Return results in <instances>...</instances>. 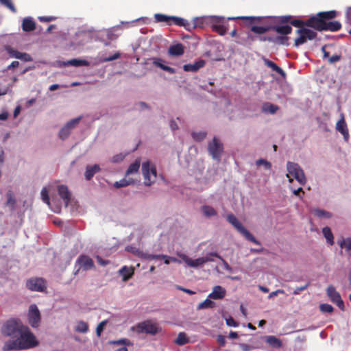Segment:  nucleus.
<instances>
[{"label": "nucleus", "instance_id": "1", "mask_svg": "<svg viewBox=\"0 0 351 351\" xmlns=\"http://www.w3.org/2000/svg\"><path fill=\"white\" fill-rule=\"evenodd\" d=\"M337 15V12L335 10L320 12L305 21L293 19L292 16L287 15L280 16L279 22L281 23H289L296 27L306 26L319 32H337L341 28V23L337 21H331L335 19Z\"/></svg>", "mask_w": 351, "mask_h": 351}, {"label": "nucleus", "instance_id": "2", "mask_svg": "<svg viewBox=\"0 0 351 351\" xmlns=\"http://www.w3.org/2000/svg\"><path fill=\"white\" fill-rule=\"evenodd\" d=\"M38 345L35 335L25 326L20 335L13 341H6L3 346V351L22 350L36 347Z\"/></svg>", "mask_w": 351, "mask_h": 351}, {"label": "nucleus", "instance_id": "3", "mask_svg": "<svg viewBox=\"0 0 351 351\" xmlns=\"http://www.w3.org/2000/svg\"><path fill=\"white\" fill-rule=\"evenodd\" d=\"M25 327L20 320L11 319L3 325L1 332L4 336L16 339Z\"/></svg>", "mask_w": 351, "mask_h": 351}, {"label": "nucleus", "instance_id": "4", "mask_svg": "<svg viewBox=\"0 0 351 351\" xmlns=\"http://www.w3.org/2000/svg\"><path fill=\"white\" fill-rule=\"evenodd\" d=\"M228 221L231 223L237 230L240 232L247 241L252 242L253 243L261 245V243L258 241L237 219L233 214H230L227 216Z\"/></svg>", "mask_w": 351, "mask_h": 351}, {"label": "nucleus", "instance_id": "5", "mask_svg": "<svg viewBox=\"0 0 351 351\" xmlns=\"http://www.w3.org/2000/svg\"><path fill=\"white\" fill-rule=\"evenodd\" d=\"M288 173L287 176L289 178V181L292 182L293 179L289 177V175L293 176L301 185H304L306 182V179L302 169L297 164L291 162H288L287 165Z\"/></svg>", "mask_w": 351, "mask_h": 351}, {"label": "nucleus", "instance_id": "6", "mask_svg": "<svg viewBox=\"0 0 351 351\" xmlns=\"http://www.w3.org/2000/svg\"><path fill=\"white\" fill-rule=\"evenodd\" d=\"M142 173L145 186H150L156 181L157 177L156 169L149 161L143 163Z\"/></svg>", "mask_w": 351, "mask_h": 351}, {"label": "nucleus", "instance_id": "7", "mask_svg": "<svg viewBox=\"0 0 351 351\" xmlns=\"http://www.w3.org/2000/svg\"><path fill=\"white\" fill-rule=\"evenodd\" d=\"M298 28L299 29L296 30V34H298L299 36L295 40V47L303 45L308 40H312L317 36V33L315 32L307 29L304 27V26H302L301 27Z\"/></svg>", "mask_w": 351, "mask_h": 351}, {"label": "nucleus", "instance_id": "8", "mask_svg": "<svg viewBox=\"0 0 351 351\" xmlns=\"http://www.w3.org/2000/svg\"><path fill=\"white\" fill-rule=\"evenodd\" d=\"M137 331L138 332L155 335L162 330V328L158 324L152 322L151 320H147L139 323L137 325Z\"/></svg>", "mask_w": 351, "mask_h": 351}, {"label": "nucleus", "instance_id": "9", "mask_svg": "<svg viewBox=\"0 0 351 351\" xmlns=\"http://www.w3.org/2000/svg\"><path fill=\"white\" fill-rule=\"evenodd\" d=\"M154 19L156 22L165 23L168 25H176L179 27L184 25V19L174 16H167L163 14H156Z\"/></svg>", "mask_w": 351, "mask_h": 351}, {"label": "nucleus", "instance_id": "10", "mask_svg": "<svg viewBox=\"0 0 351 351\" xmlns=\"http://www.w3.org/2000/svg\"><path fill=\"white\" fill-rule=\"evenodd\" d=\"M26 287L32 291L43 292L47 289V282L43 278H32L27 280Z\"/></svg>", "mask_w": 351, "mask_h": 351}, {"label": "nucleus", "instance_id": "11", "mask_svg": "<svg viewBox=\"0 0 351 351\" xmlns=\"http://www.w3.org/2000/svg\"><path fill=\"white\" fill-rule=\"evenodd\" d=\"M223 149V144L217 137H214L212 142L209 143L208 145L209 154L212 156L213 158L218 160L221 156Z\"/></svg>", "mask_w": 351, "mask_h": 351}, {"label": "nucleus", "instance_id": "12", "mask_svg": "<svg viewBox=\"0 0 351 351\" xmlns=\"http://www.w3.org/2000/svg\"><path fill=\"white\" fill-rule=\"evenodd\" d=\"M326 293L330 301L335 304L341 311H345V305L339 293L333 285L328 286Z\"/></svg>", "mask_w": 351, "mask_h": 351}, {"label": "nucleus", "instance_id": "13", "mask_svg": "<svg viewBox=\"0 0 351 351\" xmlns=\"http://www.w3.org/2000/svg\"><path fill=\"white\" fill-rule=\"evenodd\" d=\"M28 322L33 328H37L40 322V313L36 304L29 306L28 312Z\"/></svg>", "mask_w": 351, "mask_h": 351}, {"label": "nucleus", "instance_id": "14", "mask_svg": "<svg viewBox=\"0 0 351 351\" xmlns=\"http://www.w3.org/2000/svg\"><path fill=\"white\" fill-rule=\"evenodd\" d=\"M81 119L82 117H79L67 122L60 130L59 137L62 140L66 138L71 134V130L79 124Z\"/></svg>", "mask_w": 351, "mask_h": 351}, {"label": "nucleus", "instance_id": "15", "mask_svg": "<svg viewBox=\"0 0 351 351\" xmlns=\"http://www.w3.org/2000/svg\"><path fill=\"white\" fill-rule=\"evenodd\" d=\"M135 254L138 256H139V257H141L142 258H144L145 260L164 259L165 263L167 264V265L169 264V259H171V261H173V262L180 263V261L179 260H178L177 258H170V257H169L167 255H162H162L149 254L143 252V251H140L138 250H137L136 251Z\"/></svg>", "mask_w": 351, "mask_h": 351}, {"label": "nucleus", "instance_id": "16", "mask_svg": "<svg viewBox=\"0 0 351 351\" xmlns=\"http://www.w3.org/2000/svg\"><path fill=\"white\" fill-rule=\"evenodd\" d=\"M206 21V18L197 17L193 19L192 23H190L184 19V25L182 27H184L185 29L191 32L197 27L203 28Z\"/></svg>", "mask_w": 351, "mask_h": 351}, {"label": "nucleus", "instance_id": "17", "mask_svg": "<svg viewBox=\"0 0 351 351\" xmlns=\"http://www.w3.org/2000/svg\"><path fill=\"white\" fill-rule=\"evenodd\" d=\"M180 257L190 267H197L206 263V260L203 257L196 258L195 260L191 259L185 254H180Z\"/></svg>", "mask_w": 351, "mask_h": 351}, {"label": "nucleus", "instance_id": "18", "mask_svg": "<svg viewBox=\"0 0 351 351\" xmlns=\"http://www.w3.org/2000/svg\"><path fill=\"white\" fill-rule=\"evenodd\" d=\"M58 192L60 197L63 199L65 206H67L71 200V193L66 185H59L58 186Z\"/></svg>", "mask_w": 351, "mask_h": 351}, {"label": "nucleus", "instance_id": "19", "mask_svg": "<svg viewBox=\"0 0 351 351\" xmlns=\"http://www.w3.org/2000/svg\"><path fill=\"white\" fill-rule=\"evenodd\" d=\"M77 263L84 270L90 269L94 267L93 261L86 255L80 256L77 259Z\"/></svg>", "mask_w": 351, "mask_h": 351}, {"label": "nucleus", "instance_id": "20", "mask_svg": "<svg viewBox=\"0 0 351 351\" xmlns=\"http://www.w3.org/2000/svg\"><path fill=\"white\" fill-rule=\"evenodd\" d=\"M206 64L205 60H199L198 61H196L193 64H186L183 66V69L184 71L186 72H196L199 69L204 66Z\"/></svg>", "mask_w": 351, "mask_h": 351}, {"label": "nucleus", "instance_id": "21", "mask_svg": "<svg viewBox=\"0 0 351 351\" xmlns=\"http://www.w3.org/2000/svg\"><path fill=\"white\" fill-rule=\"evenodd\" d=\"M336 130L343 134L345 140L349 138V132L347 128L346 123L343 117L339 119L336 124Z\"/></svg>", "mask_w": 351, "mask_h": 351}, {"label": "nucleus", "instance_id": "22", "mask_svg": "<svg viewBox=\"0 0 351 351\" xmlns=\"http://www.w3.org/2000/svg\"><path fill=\"white\" fill-rule=\"evenodd\" d=\"M225 295V289L219 285H217L213 287V291L209 294L208 298L214 300H220L223 298Z\"/></svg>", "mask_w": 351, "mask_h": 351}, {"label": "nucleus", "instance_id": "23", "mask_svg": "<svg viewBox=\"0 0 351 351\" xmlns=\"http://www.w3.org/2000/svg\"><path fill=\"white\" fill-rule=\"evenodd\" d=\"M152 62L153 64L157 66L162 69L163 71H165L171 74H173L176 73L175 69L170 67L169 66H166L163 64L164 60H162L160 58H152Z\"/></svg>", "mask_w": 351, "mask_h": 351}, {"label": "nucleus", "instance_id": "24", "mask_svg": "<svg viewBox=\"0 0 351 351\" xmlns=\"http://www.w3.org/2000/svg\"><path fill=\"white\" fill-rule=\"evenodd\" d=\"M168 52L173 56H180L184 53V47L182 44L178 43L169 47Z\"/></svg>", "mask_w": 351, "mask_h": 351}, {"label": "nucleus", "instance_id": "25", "mask_svg": "<svg viewBox=\"0 0 351 351\" xmlns=\"http://www.w3.org/2000/svg\"><path fill=\"white\" fill-rule=\"evenodd\" d=\"M36 29V23L30 17L25 18L22 22V29L24 32H32Z\"/></svg>", "mask_w": 351, "mask_h": 351}, {"label": "nucleus", "instance_id": "26", "mask_svg": "<svg viewBox=\"0 0 351 351\" xmlns=\"http://www.w3.org/2000/svg\"><path fill=\"white\" fill-rule=\"evenodd\" d=\"M271 30L275 31L276 33L287 36L291 33L292 27L290 25H276L271 26Z\"/></svg>", "mask_w": 351, "mask_h": 351}, {"label": "nucleus", "instance_id": "27", "mask_svg": "<svg viewBox=\"0 0 351 351\" xmlns=\"http://www.w3.org/2000/svg\"><path fill=\"white\" fill-rule=\"evenodd\" d=\"M264 63L266 66H267L268 67L271 68L273 71L278 73L282 77H286V73L280 67H279L275 62L268 59H264Z\"/></svg>", "mask_w": 351, "mask_h": 351}, {"label": "nucleus", "instance_id": "28", "mask_svg": "<svg viewBox=\"0 0 351 351\" xmlns=\"http://www.w3.org/2000/svg\"><path fill=\"white\" fill-rule=\"evenodd\" d=\"M100 171V167L98 165L93 166H87L84 173L85 178L87 180H90L94 175Z\"/></svg>", "mask_w": 351, "mask_h": 351}, {"label": "nucleus", "instance_id": "29", "mask_svg": "<svg viewBox=\"0 0 351 351\" xmlns=\"http://www.w3.org/2000/svg\"><path fill=\"white\" fill-rule=\"evenodd\" d=\"M141 166V160L139 158L136 159L132 164H131L125 173V176H128L133 173H136L138 172L139 168Z\"/></svg>", "mask_w": 351, "mask_h": 351}, {"label": "nucleus", "instance_id": "30", "mask_svg": "<svg viewBox=\"0 0 351 351\" xmlns=\"http://www.w3.org/2000/svg\"><path fill=\"white\" fill-rule=\"evenodd\" d=\"M119 274L123 277V281L128 280L134 274V269L132 268H128L127 266H123L120 270Z\"/></svg>", "mask_w": 351, "mask_h": 351}, {"label": "nucleus", "instance_id": "31", "mask_svg": "<svg viewBox=\"0 0 351 351\" xmlns=\"http://www.w3.org/2000/svg\"><path fill=\"white\" fill-rule=\"evenodd\" d=\"M269 30H271V26L270 25L262 26L252 25L251 27V31L257 34H263Z\"/></svg>", "mask_w": 351, "mask_h": 351}, {"label": "nucleus", "instance_id": "32", "mask_svg": "<svg viewBox=\"0 0 351 351\" xmlns=\"http://www.w3.org/2000/svg\"><path fill=\"white\" fill-rule=\"evenodd\" d=\"M264 16H240L236 18H229V19H242L243 21H249V25H252L255 22L261 23Z\"/></svg>", "mask_w": 351, "mask_h": 351}, {"label": "nucleus", "instance_id": "33", "mask_svg": "<svg viewBox=\"0 0 351 351\" xmlns=\"http://www.w3.org/2000/svg\"><path fill=\"white\" fill-rule=\"evenodd\" d=\"M322 232L328 243H329L330 245H332L334 244V237L330 228L329 227H324L322 229Z\"/></svg>", "mask_w": 351, "mask_h": 351}, {"label": "nucleus", "instance_id": "34", "mask_svg": "<svg viewBox=\"0 0 351 351\" xmlns=\"http://www.w3.org/2000/svg\"><path fill=\"white\" fill-rule=\"evenodd\" d=\"M174 342L178 346H184L189 342V339L184 332H180Z\"/></svg>", "mask_w": 351, "mask_h": 351}, {"label": "nucleus", "instance_id": "35", "mask_svg": "<svg viewBox=\"0 0 351 351\" xmlns=\"http://www.w3.org/2000/svg\"><path fill=\"white\" fill-rule=\"evenodd\" d=\"M278 106L273 104L267 102L263 106V111L265 112H269L270 114H274L278 110Z\"/></svg>", "mask_w": 351, "mask_h": 351}, {"label": "nucleus", "instance_id": "36", "mask_svg": "<svg viewBox=\"0 0 351 351\" xmlns=\"http://www.w3.org/2000/svg\"><path fill=\"white\" fill-rule=\"evenodd\" d=\"M7 202L6 205L10 206L11 210H14L15 208L16 200L13 194V192L10 190L7 192Z\"/></svg>", "mask_w": 351, "mask_h": 351}, {"label": "nucleus", "instance_id": "37", "mask_svg": "<svg viewBox=\"0 0 351 351\" xmlns=\"http://www.w3.org/2000/svg\"><path fill=\"white\" fill-rule=\"evenodd\" d=\"M212 29L214 32H217L219 35L223 36L227 32V27L223 24H213Z\"/></svg>", "mask_w": 351, "mask_h": 351}, {"label": "nucleus", "instance_id": "38", "mask_svg": "<svg viewBox=\"0 0 351 351\" xmlns=\"http://www.w3.org/2000/svg\"><path fill=\"white\" fill-rule=\"evenodd\" d=\"M202 210L204 215L208 217L217 215V211L210 206H203Z\"/></svg>", "mask_w": 351, "mask_h": 351}, {"label": "nucleus", "instance_id": "39", "mask_svg": "<svg viewBox=\"0 0 351 351\" xmlns=\"http://www.w3.org/2000/svg\"><path fill=\"white\" fill-rule=\"evenodd\" d=\"M215 307V302L210 299L207 298L202 302L199 303L197 309H204V308H212Z\"/></svg>", "mask_w": 351, "mask_h": 351}, {"label": "nucleus", "instance_id": "40", "mask_svg": "<svg viewBox=\"0 0 351 351\" xmlns=\"http://www.w3.org/2000/svg\"><path fill=\"white\" fill-rule=\"evenodd\" d=\"M274 43L278 45H289V38L287 36H278L274 38Z\"/></svg>", "mask_w": 351, "mask_h": 351}, {"label": "nucleus", "instance_id": "41", "mask_svg": "<svg viewBox=\"0 0 351 351\" xmlns=\"http://www.w3.org/2000/svg\"><path fill=\"white\" fill-rule=\"evenodd\" d=\"M75 330L78 332L85 333L88 330V325L84 321H80L77 323Z\"/></svg>", "mask_w": 351, "mask_h": 351}, {"label": "nucleus", "instance_id": "42", "mask_svg": "<svg viewBox=\"0 0 351 351\" xmlns=\"http://www.w3.org/2000/svg\"><path fill=\"white\" fill-rule=\"evenodd\" d=\"M69 64L74 66H88V62L85 60L73 59L69 61Z\"/></svg>", "mask_w": 351, "mask_h": 351}, {"label": "nucleus", "instance_id": "43", "mask_svg": "<svg viewBox=\"0 0 351 351\" xmlns=\"http://www.w3.org/2000/svg\"><path fill=\"white\" fill-rule=\"evenodd\" d=\"M210 255L215 256L216 258L220 259L223 263V267L227 271L231 272L232 271V268L229 265L226 260H224L218 253L217 252H210Z\"/></svg>", "mask_w": 351, "mask_h": 351}, {"label": "nucleus", "instance_id": "44", "mask_svg": "<svg viewBox=\"0 0 351 351\" xmlns=\"http://www.w3.org/2000/svg\"><path fill=\"white\" fill-rule=\"evenodd\" d=\"M339 246L346 248V251L350 252L351 255V237L343 239L340 243Z\"/></svg>", "mask_w": 351, "mask_h": 351}, {"label": "nucleus", "instance_id": "45", "mask_svg": "<svg viewBox=\"0 0 351 351\" xmlns=\"http://www.w3.org/2000/svg\"><path fill=\"white\" fill-rule=\"evenodd\" d=\"M314 214L319 218H322V217L330 218L332 216L329 212H327V211H326L324 210H322V209L314 210Z\"/></svg>", "mask_w": 351, "mask_h": 351}, {"label": "nucleus", "instance_id": "46", "mask_svg": "<svg viewBox=\"0 0 351 351\" xmlns=\"http://www.w3.org/2000/svg\"><path fill=\"white\" fill-rule=\"evenodd\" d=\"M41 197L45 203L47 205H50L49 192L46 187L43 188L41 191Z\"/></svg>", "mask_w": 351, "mask_h": 351}, {"label": "nucleus", "instance_id": "47", "mask_svg": "<svg viewBox=\"0 0 351 351\" xmlns=\"http://www.w3.org/2000/svg\"><path fill=\"white\" fill-rule=\"evenodd\" d=\"M192 136L195 141H202L206 138V133L205 132H193Z\"/></svg>", "mask_w": 351, "mask_h": 351}, {"label": "nucleus", "instance_id": "48", "mask_svg": "<svg viewBox=\"0 0 351 351\" xmlns=\"http://www.w3.org/2000/svg\"><path fill=\"white\" fill-rule=\"evenodd\" d=\"M131 183H132V181H130V180H127L125 179H123L119 182H115L114 184V186L117 189H119V188H121V187H124V186H128L129 184H130Z\"/></svg>", "mask_w": 351, "mask_h": 351}, {"label": "nucleus", "instance_id": "49", "mask_svg": "<svg viewBox=\"0 0 351 351\" xmlns=\"http://www.w3.org/2000/svg\"><path fill=\"white\" fill-rule=\"evenodd\" d=\"M256 164L257 166L263 165L266 169H270L271 167V164L267 160L260 158L256 161Z\"/></svg>", "mask_w": 351, "mask_h": 351}, {"label": "nucleus", "instance_id": "50", "mask_svg": "<svg viewBox=\"0 0 351 351\" xmlns=\"http://www.w3.org/2000/svg\"><path fill=\"white\" fill-rule=\"evenodd\" d=\"M0 3L9 8L12 12H16V10L10 0H0Z\"/></svg>", "mask_w": 351, "mask_h": 351}, {"label": "nucleus", "instance_id": "51", "mask_svg": "<svg viewBox=\"0 0 351 351\" xmlns=\"http://www.w3.org/2000/svg\"><path fill=\"white\" fill-rule=\"evenodd\" d=\"M319 309L323 313H332L334 310L333 307L328 304H320Z\"/></svg>", "mask_w": 351, "mask_h": 351}, {"label": "nucleus", "instance_id": "52", "mask_svg": "<svg viewBox=\"0 0 351 351\" xmlns=\"http://www.w3.org/2000/svg\"><path fill=\"white\" fill-rule=\"evenodd\" d=\"M261 24L262 25H270L271 26H275L274 20L272 17L270 16H264Z\"/></svg>", "mask_w": 351, "mask_h": 351}, {"label": "nucleus", "instance_id": "53", "mask_svg": "<svg viewBox=\"0 0 351 351\" xmlns=\"http://www.w3.org/2000/svg\"><path fill=\"white\" fill-rule=\"evenodd\" d=\"M112 343L115 344V345H125V346H130L132 344L130 341L128 339H121L117 341H114L112 342Z\"/></svg>", "mask_w": 351, "mask_h": 351}, {"label": "nucleus", "instance_id": "54", "mask_svg": "<svg viewBox=\"0 0 351 351\" xmlns=\"http://www.w3.org/2000/svg\"><path fill=\"white\" fill-rule=\"evenodd\" d=\"M106 321H103L97 325V328H96V334L98 337L101 336V334L102 331L104 330V326L106 325Z\"/></svg>", "mask_w": 351, "mask_h": 351}, {"label": "nucleus", "instance_id": "55", "mask_svg": "<svg viewBox=\"0 0 351 351\" xmlns=\"http://www.w3.org/2000/svg\"><path fill=\"white\" fill-rule=\"evenodd\" d=\"M226 324L229 326L237 327L239 325L238 323L232 317L226 319Z\"/></svg>", "mask_w": 351, "mask_h": 351}, {"label": "nucleus", "instance_id": "56", "mask_svg": "<svg viewBox=\"0 0 351 351\" xmlns=\"http://www.w3.org/2000/svg\"><path fill=\"white\" fill-rule=\"evenodd\" d=\"M20 56H21L19 58L20 60H23L26 61V62H29V61H32V60L30 55H29L27 53H21V52Z\"/></svg>", "mask_w": 351, "mask_h": 351}, {"label": "nucleus", "instance_id": "57", "mask_svg": "<svg viewBox=\"0 0 351 351\" xmlns=\"http://www.w3.org/2000/svg\"><path fill=\"white\" fill-rule=\"evenodd\" d=\"M96 259H97V262L98 263V264H99L101 266H105V265H107L108 264L110 263V261H108V260H104L101 256H97L96 257Z\"/></svg>", "mask_w": 351, "mask_h": 351}, {"label": "nucleus", "instance_id": "58", "mask_svg": "<svg viewBox=\"0 0 351 351\" xmlns=\"http://www.w3.org/2000/svg\"><path fill=\"white\" fill-rule=\"evenodd\" d=\"M217 341L219 344L220 346H224L226 344V339L224 336L221 335H219L217 337Z\"/></svg>", "mask_w": 351, "mask_h": 351}, {"label": "nucleus", "instance_id": "59", "mask_svg": "<svg viewBox=\"0 0 351 351\" xmlns=\"http://www.w3.org/2000/svg\"><path fill=\"white\" fill-rule=\"evenodd\" d=\"M120 57L119 53H115L113 56H109L104 59L105 62H110L118 59Z\"/></svg>", "mask_w": 351, "mask_h": 351}, {"label": "nucleus", "instance_id": "60", "mask_svg": "<svg viewBox=\"0 0 351 351\" xmlns=\"http://www.w3.org/2000/svg\"><path fill=\"white\" fill-rule=\"evenodd\" d=\"M308 286V284H306V285H305L304 286L297 287L294 290L293 294H295V295L299 294L301 291H303L304 290H305L307 288Z\"/></svg>", "mask_w": 351, "mask_h": 351}, {"label": "nucleus", "instance_id": "61", "mask_svg": "<svg viewBox=\"0 0 351 351\" xmlns=\"http://www.w3.org/2000/svg\"><path fill=\"white\" fill-rule=\"evenodd\" d=\"M340 59H341L340 55H333L332 56L329 58L328 62L330 63H334V62L339 61Z\"/></svg>", "mask_w": 351, "mask_h": 351}, {"label": "nucleus", "instance_id": "62", "mask_svg": "<svg viewBox=\"0 0 351 351\" xmlns=\"http://www.w3.org/2000/svg\"><path fill=\"white\" fill-rule=\"evenodd\" d=\"M10 56L13 58H17V59H19V58L21 57L20 56V54H21V52L16 51V50H10L9 51Z\"/></svg>", "mask_w": 351, "mask_h": 351}, {"label": "nucleus", "instance_id": "63", "mask_svg": "<svg viewBox=\"0 0 351 351\" xmlns=\"http://www.w3.org/2000/svg\"><path fill=\"white\" fill-rule=\"evenodd\" d=\"M56 19V17L53 16H40L39 20L43 22H50Z\"/></svg>", "mask_w": 351, "mask_h": 351}, {"label": "nucleus", "instance_id": "64", "mask_svg": "<svg viewBox=\"0 0 351 351\" xmlns=\"http://www.w3.org/2000/svg\"><path fill=\"white\" fill-rule=\"evenodd\" d=\"M293 194H294L295 195L298 196V197H301V195H300V193H302V194H304V191H303V189H302V187H299L298 189H294V190L293 191Z\"/></svg>", "mask_w": 351, "mask_h": 351}]
</instances>
